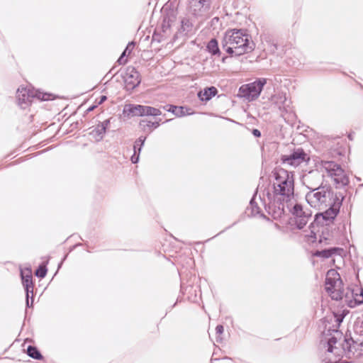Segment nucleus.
Instances as JSON below:
<instances>
[{
  "label": "nucleus",
  "instance_id": "nucleus-8",
  "mask_svg": "<svg viewBox=\"0 0 363 363\" xmlns=\"http://www.w3.org/2000/svg\"><path fill=\"white\" fill-rule=\"evenodd\" d=\"M317 168L304 174L302 177L303 184L311 191L323 187L324 175L320 172L318 167Z\"/></svg>",
  "mask_w": 363,
  "mask_h": 363
},
{
  "label": "nucleus",
  "instance_id": "nucleus-11",
  "mask_svg": "<svg viewBox=\"0 0 363 363\" xmlns=\"http://www.w3.org/2000/svg\"><path fill=\"white\" fill-rule=\"evenodd\" d=\"M124 82L127 89H133L140 83V74L133 67H128L123 76Z\"/></svg>",
  "mask_w": 363,
  "mask_h": 363
},
{
  "label": "nucleus",
  "instance_id": "nucleus-31",
  "mask_svg": "<svg viewBox=\"0 0 363 363\" xmlns=\"http://www.w3.org/2000/svg\"><path fill=\"white\" fill-rule=\"evenodd\" d=\"M216 330V334L221 335L224 331V328H223V325H217Z\"/></svg>",
  "mask_w": 363,
  "mask_h": 363
},
{
  "label": "nucleus",
  "instance_id": "nucleus-24",
  "mask_svg": "<svg viewBox=\"0 0 363 363\" xmlns=\"http://www.w3.org/2000/svg\"><path fill=\"white\" fill-rule=\"evenodd\" d=\"M145 141V138L140 137L135 142L133 147L134 152H140L142 147L143 146Z\"/></svg>",
  "mask_w": 363,
  "mask_h": 363
},
{
  "label": "nucleus",
  "instance_id": "nucleus-30",
  "mask_svg": "<svg viewBox=\"0 0 363 363\" xmlns=\"http://www.w3.org/2000/svg\"><path fill=\"white\" fill-rule=\"evenodd\" d=\"M101 127H104V129L106 130L108 128L109 124H110V119H107L104 121L103 122L99 123Z\"/></svg>",
  "mask_w": 363,
  "mask_h": 363
},
{
  "label": "nucleus",
  "instance_id": "nucleus-10",
  "mask_svg": "<svg viewBox=\"0 0 363 363\" xmlns=\"http://www.w3.org/2000/svg\"><path fill=\"white\" fill-rule=\"evenodd\" d=\"M281 160L284 164L296 167L309 160L308 155L303 149L298 148L289 155H283Z\"/></svg>",
  "mask_w": 363,
  "mask_h": 363
},
{
  "label": "nucleus",
  "instance_id": "nucleus-16",
  "mask_svg": "<svg viewBox=\"0 0 363 363\" xmlns=\"http://www.w3.org/2000/svg\"><path fill=\"white\" fill-rule=\"evenodd\" d=\"M167 111L172 112L177 117H182L186 115L191 114V113L188 112V110L184 108L183 106L178 107L175 106H170L169 108L167 109Z\"/></svg>",
  "mask_w": 363,
  "mask_h": 363
},
{
  "label": "nucleus",
  "instance_id": "nucleus-13",
  "mask_svg": "<svg viewBox=\"0 0 363 363\" xmlns=\"http://www.w3.org/2000/svg\"><path fill=\"white\" fill-rule=\"evenodd\" d=\"M21 279H22V283L25 288L26 292V305L27 306H30L29 303V294L31 293L33 294V284L32 281V276L30 274V271L28 270V272L26 274H24L23 271L21 272Z\"/></svg>",
  "mask_w": 363,
  "mask_h": 363
},
{
  "label": "nucleus",
  "instance_id": "nucleus-12",
  "mask_svg": "<svg viewBox=\"0 0 363 363\" xmlns=\"http://www.w3.org/2000/svg\"><path fill=\"white\" fill-rule=\"evenodd\" d=\"M272 103L274 104L282 113L288 112L290 110L291 101L287 99L286 94L284 92H277L271 98Z\"/></svg>",
  "mask_w": 363,
  "mask_h": 363
},
{
  "label": "nucleus",
  "instance_id": "nucleus-4",
  "mask_svg": "<svg viewBox=\"0 0 363 363\" xmlns=\"http://www.w3.org/2000/svg\"><path fill=\"white\" fill-rule=\"evenodd\" d=\"M250 38L249 35L244 30H228L223 38L222 48L230 55L240 56L254 50L255 44Z\"/></svg>",
  "mask_w": 363,
  "mask_h": 363
},
{
  "label": "nucleus",
  "instance_id": "nucleus-36",
  "mask_svg": "<svg viewBox=\"0 0 363 363\" xmlns=\"http://www.w3.org/2000/svg\"><path fill=\"white\" fill-rule=\"evenodd\" d=\"M96 106H91L89 107L88 109H87V111L90 112L91 111H93L94 109Z\"/></svg>",
  "mask_w": 363,
  "mask_h": 363
},
{
  "label": "nucleus",
  "instance_id": "nucleus-15",
  "mask_svg": "<svg viewBox=\"0 0 363 363\" xmlns=\"http://www.w3.org/2000/svg\"><path fill=\"white\" fill-rule=\"evenodd\" d=\"M217 94V89L214 86L204 89L199 92L198 96L201 101H208Z\"/></svg>",
  "mask_w": 363,
  "mask_h": 363
},
{
  "label": "nucleus",
  "instance_id": "nucleus-22",
  "mask_svg": "<svg viewBox=\"0 0 363 363\" xmlns=\"http://www.w3.org/2000/svg\"><path fill=\"white\" fill-rule=\"evenodd\" d=\"M27 354L30 357L35 359H41L43 356L40 353V352L37 350L36 347L33 346H28L27 348Z\"/></svg>",
  "mask_w": 363,
  "mask_h": 363
},
{
  "label": "nucleus",
  "instance_id": "nucleus-27",
  "mask_svg": "<svg viewBox=\"0 0 363 363\" xmlns=\"http://www.w3.org/2000/svg\"><path fill=\"white\" fill-rule=\"evenodd\" d=\"M250 206L252 208L253 213L255 214V213H259V208L255 203V196L252 199V200L250 201Z\"/></svg>",
  "mask_w": 363,
  "mask_h": 363
},
{
  "label": "nucleus",
  "instance_id": "nucleus-33",
  "mask_svg": "<svg viewBox=\"0 0 363 363\" xmlns=\"http://www.w3.org/2000/svg\"><path fill=\"white\" fill-rule=\"evenodd\" d=\"M106 96H101L99 101H98V104L100 105L104 103L106 100Z\"/></svg>",
  "mask_w": 363,
  "mask_h": 363
},
{
  "label": "nucleus",
  "instance_id": "nucleus-2",
  "mask_svg": "<svg viewBox=\"0 0 363 363\" xmlns=\"http://www.w3.org/2000/svg\"><path fill=\"white\" fill-rule=\"evenodd\" d=\"M274 175L272 191L264 190L259 199L274 219H279L284 213V203L294 197V174L284 169H277Z\"/></svg>",
  "mask_w": 363,
  "mask_h": 363
},
{
  "label": "nucleus",
  "instance_id": "nucleus-1",
  "mask_svg": "<svg viewBox=\"0 0 363 363\" xmlns=\"http://www.w3.org/2000/svg\"><path fill=\"white\" fill-rule=\"evenodd\" d=\"M307 203L317 210H325L323 213H317L314 223L309 225L310 233L305 235L308 242H313L316 240L315 225H328L340 211L342 204L340 200L329 187L323 186L311 190L306 194Z\"/></svg>",
  "mask_w": 363,
  "mask_h": 363
},
{
  "label": "nucleus",
  "instance_id": "nucleus-3",
  "mask_svg": "<svg viewBox=\"0 0 363 363\" xmlns=\"http://www.w3.org/2000/svg\"><path fill=\"white\" fill-rule=\"evenodd\" d=\"M325 289L333 299L344 300L351 308L363 303V289L347 288L345 292L340 276L335 269H330L327 272Z\"/></svg>",
  "mask_w": 363,
  "mask_h": 363
},
{
  "label": "nucleus",
  "instance_id": "nucleus-17",
  "mask_svg": "<svg viewBox=\"0 0 363 363\" xmlns=\"http://www.w3.org/2000/svg\"><path fill=\"white\" fill-rule=\"evenodd\" d=\"M106 131V130L104 129V127H101L99 124H98L95 127V128L90 133V134L96 140L100 141L104 138Z\"/></svg>",
  "mask_w": 363,
  "mask_h": 363
},
{
  "label": "nucleus",
  "instance_id": "nucleus-21",
  "mask_svg": "<svg viewBox=\"0 0 363 363\" xmlns=\"http://www.w3.org/2000/svg\"><path fill=\"white\" fill-rule=\"evenodd\" d=\"M207 49L209 52H211L212 55H216L220 52L218 42L216 39H211L208 45H207Z\"/></svg>",
  "mask_w": 363,
  "mask_h": 363
},
{
  "label": "nucleus",
  "instance_id": "nucleus-20",
  "mask_svg": "<svg viewBox=\"0 0 363 363\" xmlns=\"http://www.w3.org/2000/svg\"><path fill=\"white\" fill-rule=\"evenodd\" d=\"M311 218V213L295 219V224L298 229H302Z\"/></svg>",
  "mask_w": 363,
  "mask_h": 363
},
{
  "label": "nucleus",
  "instance_id": "nucleus-14",
  "mask_svg": "<svg viewBox=\"0 0 363 363\" xmlns=\"http://www.w3.org/2000/svg\"><path fill=\"white\" fill-rule=\"evenodd\" d=\"M352 343L350 344L349 352L356 354L357 357L363 355V340L359 341L352 340Z\"/></svg>",
  "mask_w": 363,
  "mask_h": 363
},
{
  "label": "nucleus",
  "instance_id": "nucleus-6",
  "mask_svg": "<svg viewBox=\"0 0 363 363\" xmlns=\"http://www.w3.org/2000/svg\"><path fill=\"white\" fill-rule=\"evenodd\" d=\"M51 96L48 93L24 87L19 88L17 91L18 103L22 108H26L34 98L40 101H48L51 99Z\"/></svg>",
  "mask_w": 363,
  "mask_h": 363
},
{
  "label": "nucleus",
  "instance_id": "nucleus-23",
  "mask_svg": "<svg viewBox=\"0 0 363 363\" xmlns=\"http://www.w3.org/2000/svg\"><path fill=\"white\" fill-rule=\"evenodd\" d=\"M46 264H42L41 265H40L35 272V276L40 278H44L46 276Z\"/></svg>",
  "mask_w": 363,
  "mask_h": 363
},
{
  "label": "nucleus",
  "instance_id": "nucleus-32",
  "mask_svg": "<svg viewBox=\"0 0 363 363\" xmlns=\"http://www.w3.org/2000/svg\"><path fill=\"white\" fill-rule=\"evenodd\" d=\"M147 126L148 127H155V128H157L159 126V123L158 122H151V121H148L147 123Z\"/></svg>",
  "mask_w": 363,
  "mask_h": 363
},
{
  "label": "nucleus",
  "instance_id": "nucleus-25",
  "mask_svg": "<svg viewBox=\"0 0 363 363\" xmlns=\"http://www.w3.org/2000/svg\"><path fill=\"white\" fill-rule=\"evenodd\" d=\"M337 337L336 336H332L328 340V351L329 352H333V345L337 343Z\"/></svg>",
  "mask_w": 363,
  "mask_h": 363
},
{
  "label": "nucleus",
  "instance_id": "nucleus-19",
  "mask_svg": "<svg viewBox=\"0 0 363 363\" xmlns=\"http://www.w3.org/2000/svg\"><path fill=\"white\" fill-rule=\"evenodd\" d=\"M292 214L294 216V218H300L303 216V215L309 214V213L303 211V206L301 204L296 203L292 210Z\"/></svg>",
  "mask_w": 363,
  "mask_h": 363
},
{
  "label": "nucleus",
  "instance_id": "nucleus-35",
  "mask_svg": "<svg viewBox=\"0 0 363 363\" xmlns=\"http://www.w3.org/2000/svg\"><path fill=\"white\" fill-rule=\"evenodd\" d=\"M182 27H184L186 26L189 25V20L184 19L182 21Z\"/></svg>",
  "mask_w": 363,
  "mask_h": 363
},
{
  "label": "nucleus",
  "instance_id": "nucleus-29",
  "mask_svg": "<svg viewBox=\"0 0 363 363\" xmlns=\"http://www.w3.org/2000/svg\"><path fill=\"white\" fill-rule=\"evenodd\" d=\"M139 154L140 152H134V154L131 157V161L133 163H137L139 160Z\"/></svg>",
  "mask_w": 363,
  "mask_h": 363
},
{
  "label": "nucleus",
  "instance_id": "nucleus-18",
  "mask_svg": "<svg viewBox=\"0 0 363 363\" xmlns=\"http://www.w3.org/2000/svg\"><path fill=\"white\" fill-rule=\"evenodd\" d=\"M135 47V44L133 42L129 43L128 45L126 46L125 50L121 54V57L118 60V62L120 65H125L127 62V60L124 58V57L130 55L131 52L133 51V48Z\"/></svg>",
  "mask_w": 363,
  "mask_h": 363
},
{
  "label": "nucleus",
  "instance_id": "nucleus-9",
  "mask_svg": "<svg viewBox=\"0 0 363 363\" xmlns=\"http://www.w3.org/2000/svg\"><path fill=\"white\" fill-rule=\"evenodd\" d=\"M124 111L128 114H131L134 116H156L161 115V111L159 109L154 107L142 105L128 104L125 106Z\"/></svg>",
  "mask_w": 363,
  "mask_h": 363
},
{
  "label": "nucleus",
  "instance_id": "nucleus-26",
  "mask_svg": "<svg viewBox=\"0 0 363 363\" xmlns=\"http://www.w3.org/2000/svg\"><path fill=\"white\" fill-rule=\"evenodd\" d=\"M343 318L344 317L342 315H334L335 321L336 323V325H335L336 328L333 329V332L337 335H340V333L337 328L339 327L340 323L342 321Z\"/></svg>",
  "mask_w": 363,
  "mask_h": 363
},
{
  "label": "nucleus",
  "instance_id": "nucleus-5",
  "mask_svg": "<svg viewBox=\"0 0 363 363\" xmlns=\"http://www.w3.org/2000/svg\"><path fill=\"white\" fill-rule=\"evenodd\" d=\"M316 167L324 169L331 177L336 184L345 186L349 183V179L342 167L333 161L321 160L316 163Z\"/></svg>",
  "mask_w": 363,
  "mask_h": 363
},
{
  "label": "nucleus",
  "instance_id": "nucleus-34",
  "mask_svg": "<svg viewBox=\"0 0 363 363\" xmlns=\"http://www.w3.org/2000/svg\"><path fill=\"white\" fill-rule=\"evenodd\" d=\"M253 135L257 137H259L261 134H260L259 130L255 129V130H253Z\"/></svg>",
  "mask_w": 363,
  "mask_h": 363
},
{
  "label": "nucleus",
  "instance_id": "nucleus-37",
  "mask_svg": "<svg viewBox=\"0 0 363 363\" xmlns=\"http://www.w3.org/2000/svg\"><path fill=\"white\" fill-rule=\"evenodd\" d=\"M145 121H142L140 122V125H143V123H145Z\"/></svg>",
  "mask_w": 363,
  "mask_h": 363
},
{
  "label": "nucleus",
  "instance_id": "nucleus-28",
  "mask_svg": "<svg viewBox=\"0 0 363 363\" xmlns=\"http://www.w3.org/2000/svg\"><path fill=\"white\" fill-rule=\"evenodd\" d=\"M333 250H325L318 252V255L325 258H328L332 255Z\"/></svg>",
  "mask_w": 363,
  "mask_h": 363
},
{
  "label": "nucleus",
  "instance_id": "nucleus-7",
  "mask_svg": "<svg viewBox=\"0 0 363 363\" xmlns=\"http://www.w3.org/2000/svg\"><path fill=\"white\" fill-rule=\"evenodd\" d=\"M267 83V79L259 78L257 80L242 85L239 89L238 96L248 101L257 99Z\"/></svg>",
  "mask_w": 363,
  "mask_h": 363
}]
</instances>
